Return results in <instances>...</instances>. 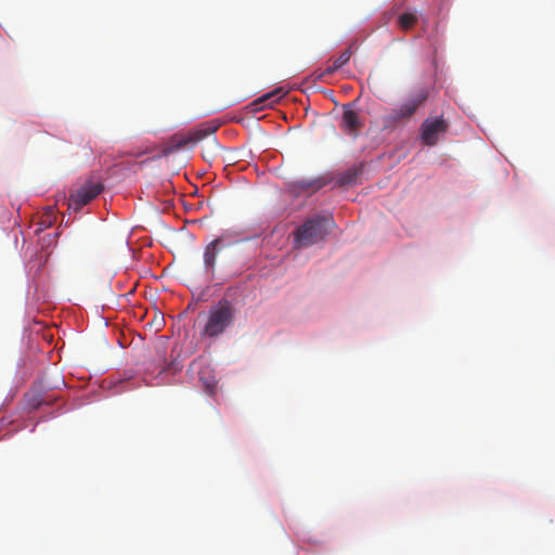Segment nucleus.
I'll list each match as a JSON object with an SVG mask.
<instances>
[{"mask_svg": "<svg viewBox=\"0 0 555 555\" xmlns=\"http://www.w3.org/2000/svg\"><path fill=\"white\" fill-rule=\"evenodd\" d=\"M287 91H285L283 88H276L273 91L260 96L259 99L255 100L249 104V107L251 111H259L266 106H271L275 101L283 98Z\"/></svg>", "mask_w": 555, "mask_h": 555, "instance_id": "nucleus-9", "label": "nucleus"}, {"mask_svg": "<svg viewBox=\"0 0 555 555\" xmlns=\"http://www.w3.org/2000/svg\"><path fill=\"white\" fill-rule=\"evenodd\" d=\"M235 318V305L228 299H220L209 308L201 336L209 339L221 336L234 324Z\"/></svg>", "mask_w": 555, "mask_h": 555, "instance_id": "nucleus-1", "label": "nucleus"}, {"mask_svg": "<svg viewBox=\"0 0 555 555\" xmlns=\"http://www.w3.org/2000/svg\"><path fill=\"white\" fill-rule=\"evenodd\" d=\"M417 15L415 13L405 12L402 13L399 18L398 23L401 29L409 30L417 23Z\"/></svg>", "mask_w": 555, "mask_h": 555, "instance_id": "nucleus-12", "label": "nucleus"}, {"mask_svg": "<svg viewBox=\"0 0 555 555\" xmlns=\"http://www.w3.org/2000/svg\"><path fill=\"white\" fill-rule=\"evenodd\" d=\"M361 173H362V166L350 167L346 171L340 172L336 176L335 183L339 186L357 184Z\"/></svg>", "mask_w": 555, "mask_h": 555, "instance_id": "nucleus-10", "label": "nucleus"}, {"mask_svg": "<svg viewBox=\"0 0 555 555\" xmlns=\"http://www.w3.org/2000/svg\"><path fill=\"white\" fill-rule=\"evenodd\" d=\"M103 189L104 185L100 178L95 176L89 177L80 188L69 194L68 208L76 211L79 210L94 199Z\"/></svg>", "mask_w": 555, "mask_h": 555, "instance_id": "nucleus-3", "label": "nucleus"}, {"mask_svg": "<svg viewBox=\"0 0 555 555\" xmlns=\"http://www.w3.org/2000/svg\"><path fill=\"white\" fill-rule=\"evenodd\" d=\"M427 90L420 89L399 107L393 108L389 114V119L392 122H399L401 120L410 118L416 112V109L427 100Z\"/></svg>", "mask_w": 555, "mask_h": 555, "instance_id": "nucleus-5", "label": "nucleus"}, {"mask_svg": "<svg viewBox=\"0 0 555 555\" xmlns=\"http://www.w3.org/2000/svg\"><path fill=\"white\" fill-rule=\"evenodd\" d=\"M350 57H351V50L349 48V49H346L343 53H340V55L338 57H336L333 61V64L325 69L323 75L334 74L335 72L340 69L344 65H346L349 62Z\"/></svg>", "mask_w": 555, "mask_h": 555, "instance_id": "nucleus-11", "label": "nucleus"}, {"mask_svg": "<svg viewBox=\"0 0 555 555\" xmlns=\"http://www.w3.org/2000/svg\"><path fill=\"white\" fill-rule=\"evenodd\" d=\"M448 122L442 118H427L421 127V137L423 143L427 146H434L439 140V135L447 132Z\"/></svg>", "mask_w": 555, "mask_h": 555, "instance_id": "nucleus-6", "label": "nucleus"}, {"mask_svg": "<svg viewBox=\"0 0 555 555\" xmlns=\"http://www.w3.org/2000/svg\"><path fill=\"white\" fill-rule=\"evenodd\" d=\"M216 130H217V127H207V128L196 129L194 131H191L188 134L176 133L164 145L162 153L164 156H168L175 152L182 150L183 147L188 146L189 144H194V143L205 139L209 134L214 133Z\"/></svg>", "mask_w": 555, "mask_h": 555, "instance_id": "nucleus-4", "label": "nucleus"}, {"mask_svg": "<svg viewBox=\"0 0 555 555\" xmlns=\"http://www.w3.org/2000/svg\"><path fill=\"white\" fill-rule=\"evenodd\" d=\"M223 247L222 240L219 237L215 238L206 246L204 251V268L207 273L214 275L217 256Z\"/></svg>", "mask_w": 555, "mask_h": 555, "instance_id": "nucleus-7", "label": "nucleus"}, {"mask_svg": "<svg viewBox=\"0 0 555 555\" xmlns=\"http://www.w3.org/2000/svg\"><path fill=\"white\" fill-rule=\"evenodd\" d=\"M325 218H312L307 220L295 231L294 247L306 248L322 241L326 235Z\"/></svg>", "mask_w": 555, "mask_h": 555, "instance_id": "nucleus-2", "label": "nucleus"}, {"mask_svg": "<svg viewBox=\"0 0 555 555\" xmlns=\"http://www.w3.org/2000/svg\"><path fill=\"white\" fill-rule=\"evenodd\" d=\"M341 128L348 134L356 137L361 128L359 114L356 111L346 107L341 117Z\"/></svg>", "mask_w": 555, "mask_h": 555, "instance_id": "nucleus-8", "label": "nucleus"}]
</instances>
